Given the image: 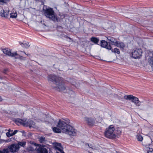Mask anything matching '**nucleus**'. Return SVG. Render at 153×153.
I'll use <instances>...</instances> for the list:
<instances>
[{"label":"nucleus","instance_id":"obj_1","mask_svg":"<svg viewBox=\"0 0 153 153\" xmlns=\"http://www.w3.org/2000/svg\"><path fill=\"white\" fill-rule=\"evenodd\" d=\"M48 80L53 82L51 85L55 90L59 91H63L65 90V87L63 84L62 79L61 77L54 74H50L48 76Z\"/></svg>","mask_w":153,"mask_h":153},{"label":"nucleus","instance_id":"obj_2","mask_svg":"<svg viewBox=\"0 0 153 153\" xmlns=\"http://www.w3.org/2000/svg\"><path fill=\"white\" fill-rule=\"evenodd\" d=\"M56 126L61 129L62 132L68 134L70 136H74L76 135L77 130L63 121L59 120Z\"/></svg>","mask_w":153,"mask_h":153},{"label":"nucleus","instance_id":"obj_3","mask_svg":"<svg viewBox=\"0 0 153 153\" xmlns=\"http://www.w3.org/2000/svg\"><path fill=\"white\" fill-rule=\"evenodd\" d=\"M121 133L120 128L115 129L114 126L111 125L106 128L105 132V135L108 138L113 139L116 138L117 135L120 134Z\"/></svg>","mask_w":153,"mask_h":153},{"label":"nucleus","instance_id":"obj_4","mask_svg":"<svg viewBox=\"0 0 153 153\" xmlns=\"http://www.w3.org/2000/svg\"><path fill=\"white\" fill-rule=\"evenodd\" d=\"M15 121L16 123L19 126L22 125L24 126H29L30 128L35 127V123L30 120H27L25 119L22 120L17 118L15 119Z\"/></svg>","mask_w":153,"mask_h":153},{"label":"nucleus","instance_id":"obj_5","mask_svg":"<svg viewBox=\"0 0 153 153\" xmlns=\"http://www.w3.org/2000/svg\"><path fill=\"white\" fill-rule=\"evenodd\" d=\"M45 16L51 20L56 21H57V19L55 16V13L53 9L50 8L46 10H44Z\"/></svg>","mask_w":153,"mask_h":153},{"label":"nucleus","instance_id":"obj_6","mask_svg":"<svg viewBox=\"0 0 153 153\" xmlns=\"http://www.w3.org/2000/svg\"><path fill=\"white\" fill-rule=\"evenodd\" d=\"M123 98L126 100H131L137 106H140L141 105V102L139 100L138 98L132 95H125L124 96Z\"/></svg>","mask_w":153,"mask_h":153},{"label":"nucleus","instance_id":"obj_7","mask_svg":"<svg viewBox=\"0 0 153 153\" xmlns=\"http://www.w3.org/2000/svg\"><path fill=\"white\" fill-rule=\"evenodd\" d=\"M143 51L141 49H136L132 51L131 54L132 57L137 59L140 58L142 56Z\"/></svg>","mask_w":153,"mask_h":153},{"label":"nucleus","instance_id":"obj_8","mask_svg":"<svg viewBox=\"0 0 153 153\" xmlns=\"http://www.w3.org/2000/svg\"><path fill=\"white\" fill-rule=\"evenodd\" d=\"M20 148V146L16 144H13L8 147V150L11 152L14 153L17 152Z\"/></svg>","mask_w":153,"mask_h":153},{"label":"nucleus","instance_id":"obj_9","mask_svg":"<svg viewBox=\"0 0 153 153\" xmlns=\"http://www.w3.org/2000/svg\"><path fill=\"white\" fill-rule=\"evenodd\" d=\"M3 51L4 54L11 57H15L16 55H17L16 52L12 53L11 52V50L10 49H5L3 50Z\"/></svg>","mask_w":153,"mask_h":153},{"label":"nucleus","instance_id":"obj_10","mask_svg":"<svg viewBox=\"0 0 153 153\" xmlns=\"http://www.w3.org/2000/svg\"><path fill=\"white\" fill-rule=\"evenodd\" d=\"M101 46L102 47L106 48L108 50H111V47L110 44L105 40H103L101 42Z\"/></svg>","mask_w":153,"mask_h":153},{"label":"nucleus","instance_id":"obj_11","mask_svg":"<svg viewBox=\"0 0 153 153\" xmlns=\"http://www.w3.org/2000/svg\"><path fill=\"white\" fill-rule=\"evenodd\" d=\"M55 147L56 150H57L60 152L61 153H65L63 150V148L61 146V143H57L56 144ZM56 153H59L58 152H56Z\"/></svg>","mask_w":153,"mask_h":153},{"label":"nucleus","instance_id":"obj_12","mask_svg":"<svg viewBox=\"0 0 153 153\" xmlns=\"http://www.w3.org/2000/svg\"><path fill=\"white\" fill-rule=\"evenodd\" d=\"M9 10H2L0 13L1 16L2 17H7L9 15Z\"/></svg>","mask_w":153,"mask_h":153},{"label":"nucleus","instance_id":"obj_13","mask_svg":"<svg viewBox=\"0 0 153 153\" xmlns=\"http://www.w3.org/2000/svg\"><path fill=\"white\" fill-rule=\"evenodd\" d=\"M37 153H48L47 149L42 147H39L36 150Z\"/></svg>","mask_w":153,"mask_h":153},{"label":"nucleus","instance_id":"obj_14","mask_svg":"<svg viewBox=\"0 0 153 153\" xmlns=\"http://www.w3.org/2000/svg\"><path fill=\"white\" fill-rule=\"evenodd\" d=\"M85 119L86 122L90 126L92 125L94 123V120L92 119L85 117Z\"/></svg>","mask_w":153,"mask_h":153},{"label":"nucleus","instance_id":"obj_15","mask_svg":"<svg viewBox=\"0 0 153 153\" xmlns=\"http://www.w3.org/2000/svg\"><path fill=\"white\" fill-rule=\"evenodd\" d=\"M114 45L118 47L121 48H123L125 46L123 42H118L117 41L116 42H115V44H114Z\"/></svg>","mask_w":153,"mask_h":153},{"label":"nucleus","instance_id":"obj_16","mask_svg":"<svg viewBox=\"0 0 153 153\" xmlns=\"http://www.w3.org/2000/svg\"><path fill=\"white\" fill-rule=\"evenodd\" d=\"M19 43L20 45L23 48H27L30 46V45H29V43L28 42L24 43L21 42H19Z\"/></svg>","mask_w":153,"mask_h":153},{"label":"nucleus","instance_id":"obj_17","mask_svg":"<svg viewBox=\"0 0 153 153\" xmlns=\"http://www.w3.org/2000/svg\"><path fill=\"white\" fill-rule=\"evenodd\" d=\"M53 130V131L55 133H60L62 131L61 129H60L59 127H54L52 128Z\"/></svg>","mask_w":153,"mask_h":153},{"label":"nucleus","instance_id":"obj_18","mask_svg":"<svg viewBox=\"0 0 153 153\" xmlns=\"http://www.w3.org/2000/svg\"><path fill=\"white\" fill-rule=\"evenodd\" d=\"M148 62L152 68L153 69V57L151 56L149 57L148 59Z\"/></svg>","mask_w":153,"mask_h":153},{"label":"nucleus","instance_id":"obj_19","mask_svg":"<svg viewBox=\"0 0 153 153\" xmlns=\"http://www.w3.org/2000/svg\"><path fill=\"white\" fill-rule=\"evenodd\" d=\"M91 41L95 44H97L99 42V39L95 37H92L91 39Z\"/></svg>","mask_w":153,"mask_h":153},{"label":"nucleus","instance_id":"obj_20","mask_svg":"<svg viewBox=\"0 0 153 153\" xmlns=\"http://www.w3.org/2000/svg\"><path fill=\"white\" fill-rule=\"evenodd\" d=\"M146 149L147 153H153V149L146 146Z\"/></svg>","mask_w":153,"mask_h":153},{"label":"nucleus","instance_id":"obj_21","mask_svg":"<svg viewBox=\"0 0 153 153\" xmlns=\"http://www.w3.org/2000/svg\"><path fill=\"white\" fill-rule=\"evenodd\" d=\"M108 39L111 41V42L113 43V44H115V42H116V41L113 37L111 36H108L107 37Z\"/></svg>","mask_w":153,"mask_h":153},{"label":"nucleus","instance_id":"obj_22","mask_svg":"<svg viewBox=\"0 0 153 153\" xmlns=\"http://www.w3.org/2000/svg\"><path fill=\"white\" fill-rule=\"evenodd\" d=\"M39 141L41 143H45L46 141L45 137H41L39 138Z\"/></svg>","mask_w":153,"mask_h":153},{"label":"nucleus","instance_id":"obj_23","mask_svg":"<svg viewBox=\"0 0 153 153\" xmlns=\"http://www.w3.org/2000/svg\"><path fill=\"white\" fill-rule=\"evenodd\" d=\"M17 14L16 12L11 13L10 14V17L12 18H15L17 17Z\"/></svg>","mask_w":153,"mask_h":153},{"label":"nucleus","instance_id":"obj_24","mask_svg":"<svg viewBox=\"0 0 153 153\" xmlns=\"http://www.w3.org/2000/svg\"><path fill=\"white\" fill-rule=\"evenodd\" d=\"M15 58L16 59H19L21 60H25V57L21 56L19 55L17 53V55H16Z\"/></svg>","mask_w":153,"mask_h":153},{"label":"nucleus","instance_id":"obj_25","mask_svg":"<svg viewBox=\"0 0 153 153\" xmlns=\"http://www.w3.org/2000/svg\"><path fill=\"white\" fill-rule=\"evenodd\" d=\"M16 144V145H18L19 146H21L24 147L26 144V143L24 142H19L18 143Z\"/></svg>","mask_w":153,"mask_h":153},{"label":"nucleus","instance_id":"obj_26","mask_svg":"<svg viewBox=\"0 0 153 153\" xmlns=\"http://www.w3.org/2000/svg\"><path fill=\"white\" fill-rule=\"evenodd\" d=\"M112 52H114L115 53H117L118 54L120 53V51L119 49L117 48H115L114 50H111Z\"/></svg>","mask_w":153,"mask_h":153},{"label":"nucleus","instance_id":"obj_27","mask_svg":"<svg viewBox=\"0 0 153 153\" xmlns=\"http://www.w3.org/2000/svg\"><path fill=\"white\" fill-rule=\"evenodd\" d=\"M8 149H3L2 150H0V153H9Z\"/></svg>","mask_w":153,"mask_h":153},{"label":"nucleus","instance_id":"obj_28","mask_svg":"<svg viewBox=\"0 0 153 153\" xmlns=\"http://www.w3.org/2000/svg\"><path fill=\"white\" fill-rule=\"evenodd\" d=\"M137 138L139 141H142L143 140V137L140 135H137Z\"/></svg>","mask_w":153,"mask_h":153},{"label":"nucleus","instance_id":"obj_29","mask_svg":"<svg viewBox=\"0 0 153 153\" xmlns=\"http://www.w3.org/2000/svg\"><path fill=\"white\" fill-rule=\"evenodd\" d=\"M86 145H87L89 147V148L91 149H95V147L94 146L93 144H86Z\"/></svg>","mask_w":153,"mask_h":153},{"label":"nucleus","instance_id":"obj_30","mask_svg":"<svg viewBox=\"0 0 153 153\" xmlns=\"http://www.w3.org/2000/svg\"><path fill=\"white\" fill-rule=\"evenodd\" d=\"M36 149V148H34L32 146H30L29 147H28L27 148V149L28 151H33Z\"/></svg>","mask_w":153,"mask_h":153},{"label":"nucleus","instance_id":"obj_31","mask_svg":"<svg viewBox=\"0 0 153 153\" xmlns=\"http://www.w3.org/2000/svg\"><path fill=\"white\" fill-rule=\"evenodd\" d=\"M10 129H9L8 130L9 132L6 133V135L8 137H10L12 136H13V135L12 134V133H10Z\"/></svg>","mask_w":153,"mask_h":153},{"label":"nucleus","instance_id":"obj_32","mask_svg":"<svg viewBox=\"0 0 153 153\" xmlns=\"http://www.w3.org/2000/svg\"><path fill=\"white\" fill-rule=\"evenodd\" d=\"M17 132H18L17 130H15L14 131V132L12 133V134L13 135H15L17 133Z\"/></svg>","mask_w":153,"mask_h":153},{"label":"nucleus","instance_id":"obj_33","mask_svg":"<svg viewBox=\"0 0 153 153\" xmlns=\"http://www.w3.org/2000/svg\"><path fill=\"white\" fill-rule=\"evenodd\" d=\"M5 3L4 0H0V3L2 4Z\"/></svg>","mask_w":153,"mask_h":153},{"label":"nucleus","instance_id":"obj_34","mask_svg":"<svg viewBox=\"0 0 153 153\" xmlns=\"http://www.w3.org/2000/svg\"><path fill=\"white\" fill-rule=\"evenodd\" d=\"M2 100V99L1 97L0 96V101H1Z\"/></svg>","mask_w":153,"mask_h":153},{"label":"nucleus","instance_id":"obj_35","mask_svg":"<svg viewBox=\"0 0 153 153\" xmlns=\"http://www.w3.org/2000/svg\"><path fill=\"white\" fill-rule=\"evenodd\" d=\"M6 71H7V70H4V73H6Z\"/></svg>","mask_w":153,"mask_h":153},{"label":"nucleus","instance_id":"obj_36","mask_svg":"<svg viewBox=\"0 0 153 153\" xmlns=\"http://www.w3.org/2000/svg\"><path fill=\"white\" fill-rule=\"evenodd\" d=\"M3 141L2 140H0V144L2 143Z\"/></svg>","mask_w":153,"mask_h":153},{"label":"nucleus","instance_id":"obj_37","mask_svg":"<svg viewBox=\"0 0 153 153\" xmlns=\"http://www.w3.org/2000/svg\"><path fill=\"white\" fill-rule=\"evenodd\" d=\"M71 93L74 94V91H71Z\"/></svg>","mask_w":153,"mask_h":153},{"label":"nucleus","instance_id":"obj_38","mask_svg":"<svg viewBox=\"0 0 153 153\" xmlns=\"http://www.w3.org/2000/svg\"><path fill=\"white\" fill-rule=\"evenodd\" d=\"M23 52L25 53V54H26V55H27V56L28 55V54H26V53H25V52L24 51V52Z\"/></svg>","mask_w":153,"mask_h":153},{"label":"nucleus","instance_id":"obj_39","mask_svg":"<svg viewBox=\"0 0 153 153\" xmlns=\"http://www.w3.org/2000/svg\"><path fill=\"white\" fill-rule=\"evenodd\" d=\"M34 145L35 146H36V143H35Z\"/></svg>","mask_w":153,"mask_h":153},{"label":"nucleus","instance_id":"obj_40","mask_svg":"<svg viewBox=\"0 0 153 153\" xmlns=\"http://www.w3.org/2000/svg\"><path fill=\"white\" fill-rule=\"evenodd\" d=\"M10 139H13V138H10Z\"/></svg>","mask_w":153,"mask_h":153}]
</instances>
